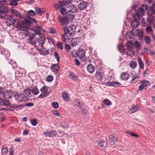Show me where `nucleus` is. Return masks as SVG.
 Masks as SVG:
<instances>
[{
  "instance_id": "79ce46f5",
  "label": "nucleus",
  "mask_w": 155,
  "mask_h": 155,
  "mask_svg": "<svg viewBox=\"0 0 155 155\" xmlns=\"http://www.w3.org/2000/svg\"><path fill=\"white\" fill-rule=\"evenodd\" d=\"M144 40L146 44H149L151 42V39L149 36H145L144 37Z\"/></svg>"
},
{
  "instance_id": "72a5a7b5",
  "label": "nucleus",
  "mask_w": 155,
  "mask_h": 155,
  "mask_svg": "<svg viewBox=\"0 0 155 155\" xmlns=\"http://www.w3.org/2000/svg\"><path fill=\"white\" fill-rule=\"evenodd\" d=\"M27 32L28 33V34L30 36V38H33L36 35L34 29L30 30L29 31H28Z\"/></svg>"
},
{
  "instance_id": "13d9d810",
  "label": "nucleus",
  "mask_w": 155,
  "mask_h": 155,
  "mask_svg": "<svg viewBox=\"0 0 155 155\" xmlns=\"http://www.w3.org/2000/svg\"><path fill=\"white\" fill-rule=\"evenodd\" d=\"M65 49L67 52H68V51H69L71 49V47L70 45L68 44H66L65 45Z\"/></svg>"
},
{
  "instance_id": "f704fd0d",
  "label": "nucleus",
  "mask_w": 155,
  "mask_h": 155,
  "mask_svg": "<svg viewBox=\"0 0 155 155\" xmlns=\"http://www.w3.org/2000/svg\"><path fill=\"white\" fill-rule=\"evenodd\" d=\"M147 20L149 23H151L154 21V17L151 15H149L147 18Z\"/></svg>"
},
{
  "instance_id": "423d86ee",
  "label": "nucleus",
  "mask_w": 155,
  "mask_h": 155,
  "mask_svg": "<svg viewBox=\"0 0 155 155\" xmlns=\"http://www.w3.org/2000/svg\"><path fill=\"white\" fill-rule=\"evenodd\" d=\"M15 16L14 15L10 16L6 18V22L9 26L11 25H15L17 26V22H16ZM18 29V28H17Z\"/></svg>"
},
{
  "instance_id": "09e8293b",
  "label": "nucleus",
  "mask_w": 155,
  "mask_h": 155,
  "mask_svg": "<svg viewBox=\"0 0 155 155\" xmlns=\"http://www.w3.org/2000/svg\"><path fill=\"white\" fill-rule=\"evenodd\" d=\"M50 137H54L57 135V133L54 130H50Z\"/></svg>"
},
{
  "instance_id": "cd10ccee",
  "label": "nucleus",
  "mask_w": 155,
  "mask_h": 155,
  "mask_svg": "<svg viewBox=\"0 0 155 155\" xmlns=\"http://www.w3.org/2000/svg\"><path fill=\"white\" fill-rule=\"evenodd\" d=\"M124 53L128 56L132 57L134 55V52L129 49H127L125 50L124 51Z\"/></svg>"
},
{
  "instance_id": "f3484780",
  "label": "nucleus",
  "mask_w": 155,
  "mask_h": 155,
  "mask_svg": "<svg viewBox=\"0 0 155 155\" xmlns=\"http://www.w3.org/2000/svg\"><path fill=\"white\" fill-rule=\"evenodd\" d=\"M87 7V3L84 1L81 2L78 5V8L81 11L84 10Z\"/></svg>"
},
{
  "instance_id": "a19ab883",
  "label": "nucleus",
  "mask_w": 155,
  "mask_h": 155,
  "mask_svg": "<svg viewBox=\"0 0 155 155\" xmlns=\"http://www.w3.org/2000/svg\"><path fill=\"white\" fill-rule=\"evenodd\" d=\"M28 43L31 45H34L36 44V41L33 39V38H29Z\"/></svg>"
},
{
  "instance_id": "4c0bfd02",
  "label": "nucleus",
  "mask_w": 155,
  "mask_h": 155,
  "mask_svg": "<svg viewBox=\"0 0 155 155\" xmlns=\"http://www.w3.org/2000/svg\"><path fill=\"white\" fill-rule=\"evenodd\" d=\"M129 66L132 69H134L137 66L136 61H131L130 62Z\"/></svg>"
},
{
  "instance_id": "864d4df0",
  "label": "nucleus",
  "mask_w": 155,
  "mask_h": 155,
  "mask_svg": "<svg viewBox=\"0 0 155 155\" xmlns=\"http://www.w3.org/2000/svg\"><path fill=\"white\" fill-rule=\"evenodd\" d=\"M52 106L53 107L57 109L58 107L59 104L57 102H54L52 103Z\"/></svg>"
},
{
  "instance_id": "ea45409f",
  "label": "nucleus",
  "mask_w": 155,
  "mask_h": 155,
  "mask_svg": "<svg viewBox=\"0 0 155 155\" xmlns=\"http://www.w3.org/2000/svg\"><path fill=\"white\" fill-rule=\"evenodd\" d=\"M138 62L139 65V67L140 68L143 69L144 68V65L143 62H142L140 58L138 57Z\"/></svg>"
},
{
  "instance_id": "de8ad7c7",
  "label": "nucleus",
  "mask_w": 155,
  "mask_h": 155,
  "mask_svg": "<svg viewBox=\"0 0 155 155\" xmlns=\"http://www.w3.org/2000/svg\"><path fill=\"white\" fill-rule=\"evenodd\" d=\"M71 0H63L61 1L62 3L64 4V6L65 5H68L70 3Z\"/></svg>"
},
{
  "instance_id": "1a4fd4ad",
  "label": "nucleus",
  "mask_w": 155,
  "mask_h": 155,
  "mask_svg": "<svg viewBox=\"0 0 155 155\" xmlns=\"http://www.w3.org/2000/svg\"><path fill=\"white\" fill-rule=\"evenodd\" d=\"M46 40V38L43 35L40 36L38 39L37 43L38 45L43 49H44L43 46L45 43Z\"/></svg>"
},
{
  "instance_id": "8fccbe9b",
  "label": "nucleus",
  "mask_w": 155,
  "mask_h": 155,
  "mask_svg": "<svg viewBox=\"0 0 155 155\" xmlns=\"http://www.w3.org/2000/svg\"><path fill=\"white\" fill-rule=\"evenodd\" d=\"M39 51L41 54L45 55L49 54L48 51V50H42L41 49H39Z\"/></svg>"
},
{
  "instance_id": "0e129e2a",
  "label": "nucleus",
  "mask_w": 155,
  "mask_h": 155,
  "mask_svg": "<svg viewBox=\"0 0 155 155\" xmlns=\"http://www.w3.org/2000/svg\"><path fill=\"white\" fill-rule=\"evenodd\" d=\"M54 55L56 58L57 59V61L58 62H59L60 61V59L59 56V55L58 53L56 52H54Z\"/></svg>"
},
{
  "instance_id": "c85d7f7f",
  "label": "nucleus",
  "mask_w": 155,
  "mask_h": 155,
  "mask_svg": "<svg viewBox=\"0 0 155 155\" xmlns=\"http://www.w3.org/2000/svg\"><path fill=\"white\" fill-rule=\"evenodd\" d=\"M146 24V26H146L145 30L146 33L147 34H152L153 32L152 28L149 26L147 25V24Z\"/></svg>"
},
{
  "instance_id": "f257e3e1",
  "label": "nucleus",
  "mask_w": 155,
  "mask_h": 155,
  "mask_svg": "<svg viewBox=\"0 0 155 155\" xmlns=\"http://www.w3.org/2000/svg\"><path fill=\"white\" fill-rule=\"evenodd\" d=\"M29 15L28 19L23 18L24 19L22 21V22L18 20L17 24V27L18 29L22 31L27 32L28 31L31 25L33 23H37V21L35 19L31 18L30 16H34L36 15L35 12L33 10H29L28 11Z\"/></svg>"
},
{
  "instance_id": "7c9ffc66",
  "label": "nucleus",
  "mask_w": 155,
  "mask_h": 155,
  "mask_svg": "<svg viewBox=\"0 0 155 155\" xmlns=\"http://www.w3.org/2000/svg\"><path fill=\"white\" fill-rule=\"evenodd\" d=\"M64 6V4L61 1H59L58 3L54 4V7L55 8L58 10Z\"/></svg>"
},
{
  "instance_id": "a211bd4d",
  "label": "nucleus",
  "mask_w": 155,
  "mask_h": 155,
  "mask_svg": "<svg viewBox=\"0 0 155 155\" xmlns=\"http://www.w3.org/2000/svg\"><path fill=\"white\" fill-rule=\"evenodd\" d=\"M139 110V108L137 106L133 105L129 109L128 113L131 114L138 111Z\"/></svg>"
},
{
  "instance_id": "2f4dec72",
  "label": "nucleus",
  "mask_w": 155,
  "mask_h": 155,
  "mask_svg": "<svg viewBox=\"0 0 155 155\" xmlns=\"http://www.w3.org/2000/svg\"><path fill=\"white\" fill-rule=\"evenodd\" d=\"M62 97L63 99L66 102L68 101H70V99L69 95L66 92H64L62 95Z\"/></svg>"
},
{
  "instance_id": "4be33fe9",
  "label": "nucleus",
  "mask_w": 155,
  "mask_h": 155,
  "mask_svg": "<svg viewBox=\"0 0 155 155\" xmlns=\"http://www.w3.org/2000/svg\"><path fill=\"white\" fill-rule=\"evenodd\" d=\"M106 84L108 86L117 87L121 85V84L117 81H109L106 83Z\"/></svg>"
},
{
  "instance_id": "bb28decb",
  "label": "nucleus",
  "mask_w": 155,
  "mask_h": 155,
  "mask_svg": "<svg viewBox=\"0 0 155 155\" xmlns=\"http://www.w3.org/2000/svg\"><path fill=\"white\" fill-rule=\"evenodd\" d=\"M129 77V74L126 72H123L120 75V78L123 80H127Z\"/></svg>"
},
{
  "instance_id": "338daca9",
  "label": "nucleus",
  "mask_w": 155,
  "mask_h": 155,
  "mask_svg": "<svg viewBox=\"0 0 155 155\" xmlns=\"http://www.w3.org/2000/svg\"><path fill=\"white\" fill-rule=\"evenodd\" d=\"M53 114L58 117H61V116L62 115L61 114L58 113L57 111H53Z\"/></svg>"
},
{
  "instance_id": "f03ea898",
  "label": "nucleus",
  "mask_w": 155,
  "mask_h": 155,
  "mask_svg": "<svg viewBox=\"0 0 155 155\" xmlns=\"http://www.w3.org/2000/svg\"><path fill=\"white\" fill-rule=\"evenodd\" d=\"M76 29L75 26L73 25H70L68 26H65L63 28L64 35L63 36V38L64 41H65L67 40V35H70L74 34L75 32Z\"/></svg>"
},
{
  "instance_id": "39448f33",
  "label": "nucleus",
  "mask_w": 155,
  "mask_h": 155,
  "mask_svg": "<svg viewBox=\"0 0 155 155\" xmlns=\"http://www.w3.org/2000/svg\"><path fill=\"white\" fill-rule=\"evenodd\" d=\"M48 89L47 86H44L40 89V91L41 93L38 96V97L42 98L47 97L49 94V92L48 91Z\"/></svg>"
},
{
  "instance_id": "ddd939ff",
  "label": "nucleus",
  "mask_w": 155,
  "mask_h": 155,
  "mask_svg": "<svg viewBox=\"0 0 155 155\" xmlns=\"http://www.w3.org/2000/svg\"><path fill=\"white\" fill-rule=\"evenodd\" d=\"M85 52L83 49L79 48L77 51V57L80 59L84 58L85 56Z\"/></svg>"
},
{
  "instance_id": "a18cd8bd",
  "label": "nucleus",
  "mask_w": 155,
  "mask_h": 155,
  "mask_svg": "<svg viewBox=\"0 0 155 155\" xmlns=\"http://www.w3.org/2000/svg\"><path fill=\"white\" fill-rule=\"evenodd\" d=\"M138 30L133 29L130 31L131 34L133 36H137V34L138 32Z\"/></svg>"
},
{
  "instance_id": "603ef678",
  "label": "nucleus",
  "mask_w": 155,
  "mask_h": 155,
  "mask_svg": "<svg viewBox=\"0 0 155 155\" xmlns=\"http://www.w3.org/2000/svg\"><path fill=\"white\" fill-rule=\"evenodd\" d=\"M46 80L49 82L52 81L53 80V77L51 75H48L46 78Z\"/></svg>"
},
{
  "instance_id": "a878e982",
  "label": "nucleus",
  "mask_w": 155,
  "mask_h": 155,
  "mask_svg": "<svg viewBox=\"0 0 155 155\" xmlns=\"http://www.w3.org/2000/svg\"><path fill=\"white\" fill-rule=\"evenodd\" d=\"M87 71L90 73H92L95 70L94 66L92 64H89L87 67Z\"/></svg>"
},
{
  "instance_id": "69168bd1",
  "label": "nucleus",
  "mask_w": 155,
  "mask_h": 155,
  "mask_svg": "<svg viewBox=\"0 0 155 155\" xmlns=\"http://www.w3.org/2000/svg\"><path fill=\"white\" fill-rule=\"evenodd\" d=\"M15 16H16L19 17L20 18L21 20V21H23L22 19V17L21 15V14L19 12H17L15 14ZM21 22L22 21H21Z\"/></svg>"
},
{
  "instance_id": "6e6d98bb",
  "label": "nucleus",
  "mask_w": 155,
  "mask_h": 155,
  "mask_svg": "<svg viewBox=\"0 0 155 155\" xmlns=\"http://www.w3.org/2000/svg\"><path fill=\"white\" fill-rule=\"evenodd\" d=\"M143 36V32L141 30H138V32L137 34V36L142 37Z\"/></svg>"
},
{
  "instance_id": "58836bf2",
  "label": "nucleus",
  "mask_w": 155,
  "mask_h": 155,
  "mask_svg": "<svg viewBox=\"0 0 155 155\" xmlns=\"http://www.w3.org/2000/svg\"><path fill=\"white\" fill-rule=\"evenodd\" d=\"M8 152V150L6 147H3L1 153L2 155L6 154Z\"/></svg>"
},
{
  "instance_id": "5fc2aeb1",
  "label": "nucleus",
  "mask_w": 155,
  "mask_h": 155,
  "mask_svg": "<svg viewBox=\"0 0 155 155\" xmlns=\"http://www.w3.org/2000/svg\"><path fill=\"white\" fill-rule=\"evenodd\" d=\"M57 46L60 50H62L63 49V45L62 43L61 42H58L57 44Z\"/></svg>"
},
{
  "instance_id": "c756f323",
  "label": "nucleus",
  "mask_w": 155,
  "mask_h": 155,
  "mask_svg": "<svg viewBox=\"0 0 155 155\" xmlns=\"http://www.w3.org/2000/svg\"><path fill=\"white\" fill-rule=\"evenodd\" d=\"M8 12V8L5 6H0V13L6 14Z\"/></svg>"
},
{
  "instance_id": "4d7b16f0",
  "label": "nucleus",
  "mask_w": 155,
  "mask_h": 155,
  "mask_svg": "<svg viewBox=\"0 0 155 155\" xmlns=\"http://www.w3.org/2000/svg\"><path fill=\"white\" fill-rule=\"evenodd\" d=\"M60 126L63 129H65L68 128L69 127V126L68 124L65 123H63L60 125Z\"/></svg>"
},
{
  "instance_id": "774afa93",
  "label": "nucleus",
  "mask_w": 155,
  "mask_h": 155,
  "mask_svg": "<svg viewBox=\"0 0 155 155\" xmlns=\"http://www.w3.org/2000/svg\"><path fill=\"white\" fill-rule=\"evenodd\" d=\"M151 12L152 14H155V5H153L151 8Z\"/></svg>"
},
{
  "instance_id": "e2e57ef3",
  "label": "nucleus",
  "mask_w": 155,
  "mask_h": 155,
  "mask_svg": "<svg viewBox=\"0 0 155 155\" xmlns=\"http://www.w3.org/2000/svg\"><path fill=\"white\" fill-rule=\"evenodd\" d=\"M5 91V88L4 87H0V94H2V96H3Z\"/></svg>"
},
{
  "instance_id": "6e6552de",
  "label": "nucleus",
  "mask_w": 155,
  "mask_h": 155,
  "mask_svg": "<svg viewBox=\"0 0 155 155\" xmlns=\"http://www.w3.org/2000/svg\"><path fill=\"white\" fill-rule=\"evenodd\" d=\"M138 17L137 16H134V20L131 23V25L132 28H137L138 26L139 23L141 22V21H140L139 19L137 18Z\"/></svg>"
},
{
  "instance_id": "aec40b11",
  "label": "nucleus",
  "mask_w": 155,
  "mask_h": 155,
  "mask_svg": "<svg viewBox=\"0 0 155 155\" xmlns=\"http://www.w3.org/2000/svg\"><path fill=\"white\" fill-rule=\"evenodd\" d=\"M25 72L24 69H20L19 70L16 71L15 73V77L16 78H18L21 77L23 75V74H24Z\"/></svg>"
},
{
  "instance_id": "9b49d317",
  "label": "nucleus",
  "mask_w": 155,
  "mask_h": 155,
  "mask_svg": "<svg viewBox=\"0 0 155 155\" xmlns=\"http://www.w3.org/2000/svg\"><path fill=\"white\" fill-rule=\"evenodd\" d=\"M0 52L1 54L4 55L7 59H8L10 56V53L7 50L5 49L2 47H0Z\"/></svg>"
},
{
  "instance_id": "680f3d73",
  "label": "nucleus",
  "mask_w": 155,
  "mask_h": 155,
  "mask_svg": "<svg viewBox=\"0 0 155 155\" xmlns=\"http://www.w3.org/2000/svg\"><path fill=\"white\" fill-rule=\"evenodd\" d=\"M60 13L63 14L64 15L65 14H66V9L64 8H61L60 10Z\"/></svg>"
},
{
  "instance_id": "393cba45",
  "label": "nucleus",
  "mask_w": 155,
  "mask_h": 155,
  "mask_svg": "<svg viewBox=\"0 0 155 155\" xmlns=\"http://www.w3.org/2000/svg\"><path fill=\"white\" fill-rule=\"evenodd\" d=\"M103 76V74L99 72H97L95 75V77L98 81L102 80Z\"/></svg>"
},
{
  "instance_id": "412c9836",
  "label": "nucleus",
  "mask_w": 155,
  "mask_h": 155,
  "mask_svg": "<svg viewBox=\"0 0 155 155\" xmlns=\"http://www.w3.org/2000/svg\"><path fill=\"white\" fill-rule=\"evenodd\" d=\"M0 104L2 106H7L11 104V102L9 101L0 98Z\"/></svg>"
},
{
  "instance_id": "9d476101",
  "label": "nucleus",
  "mask_w": 155,
  "mask_h": 155,
  "mask_svg": "<svg viewBox=\"0 0 155 155\" xmlns=\"http://www.w3.org/2000/svg\"><path fill=\"white\" fill-rule=\"evenodd\" d=\"M58 21L63 25H66L69 24V21L67 19L65 16L62 17L59 16L58 17Z\"/></svg>"
},
{
  "instance_id": "49530a36",
  "label": "nucleus",
  "mask_w": 155,
  "mask_h": 155,
  "mask_svg": "<svg viewBox=\"0 0 155 155\" xmlns=\"http://www.w3.org/2000/svg\"><path fill=\"white\" fill-rule=\"evenodd\" d=\"M133 44V41H129L126 43V45L127 48H130L132 47Z\"/></svg>"
},
{
  "instance_id": "473e14b6",
  "label": "nucleus",
  "mask_w": 155,
  "mask_h": 155,
  "mask_svg": "<svg viewBox=\"0 0 155 155\" xmlns=\"http://www.w3.org/2000/svg\"><path fill=\"white\" fill-rule=\"evenodd\" d=\"M75 5H72L71 6L68 7V8H69L70 12H73V13L74 12H76L78 11L77 9L75 6Z\"/></svg>"
},
{
  "instance_id": "c9c22d12",
  "label": "nucleus",
  "mask_w": 155,
  "mask_h": 155,
  "mask_svg": "<svg viewBox=\"0 0 155 155\" xmlns=\"http://www.w3.org/2000/svg\"><path fill=\"white\" fill-rule=\"evenodd\" d=\"M70 78L72 80L76 81L78 79L77 76L72 72H70L69 74Z\"/></svg>"
},
{
  "instance_id": "e433bc0d",
  "label": "nucleus",
  "mask_w": 155,
  "mask_h": 155,
  "mask_svg": "<svg viewBox=\"0 0 155 155\" xmlns=\"http://www.w3.org/2000/svg\"><path fill=\"white\" fill-rule=\"evenodd\" d=\"M31 91L33 94L35 95L38 94L39 93V91L38 88L36 87H33Z\"/></svg>"
},
{
  "instance_id": "2eb2a0df",
  "label": "nucleus",
  "mask_w": 155,
  "mask_h": 155,
  "mask_svg": "<svg viewBox=\"0 0 155 155\" xmlns=\"http://www.w3.org/2000/svg\"><path fill=\"white\" fill-rule=\"evenodd\" d=\"M12 90H8L5 91L3 97L5 98L9 99L12 97Z\"/></svg>"
},
{
  "instance_id": "20e7f679",
  "label": "nucleus",
  "mask_w": 155,
  "mask_h": 155,
  "mask_svg": "<svg viewBox=\"0 0 155 155\" xmlns=\"http://www.w3.org/2000/svg\"><path fill=\"white\" fill-rule=\"evenodd\" d=\"M15 97L17 102L18 103H20L23 102H26L28 101L27 99V97L23 93L15 94Z\"/></svg>"
},
{
  "instance_id": "3c124183",
  "label": "nucleus",
  "mask_w": 155,
  "mask_h": 155,
  "mask_svg": "<svg viewBox=\"0 0 155 155\" xmlns=\"http://www.w3.org/2000/svg\"><path fill=\"white\" fill-rule=\"evenodd\" d=\"M10 4L12 6H16L18 5V3L16 0H11Z\"/></svg>"
},
{
  "instance_id": "7ed1b4c3",
  "label": "nucleus",
  "mask_w": 155,
  "mask_h": 155,
  "mask_svg": "<svg viewBox=\"0 0 155 155\" xmlns=\"http://www.w3.org/2000/svg\"><path fill=\"white\" fill-rule=\"evenodd\" d=\"M145 11L142 8H140L137 12V13L134 14V16H137L138 17H137L138 19H139L140 21H141V22L143 24V26H146L147 24L146 23L144 22V19L142 17V16L144 15Z\"/></svg>"
},
{
  "instance_id": "bf43d9fd",
  "label": "nucleus",
  "mask_w": 155,
  "mask_h": 155,
  "mask_svg": "<svg viewBox=\"0 0 155 155\" xmlns=\"http://www.w3.org/2000/svg\"><path fill=\"white\" fill-rule=\"evenodd\" d=\"M71 52L73 57L75 58L77 57V52H76L75 50H72Z\"/></svg>"
},
{
  "instance_id": "4468645a",
  "label": "nucleus",
  "mask_w": 155,
  "mask_h": 155,
  "mask_svg": "<svg viewBox=\"0 0 155 155\" xmlns=\"http://www.w3.org/2000/svg\"><path fill=\"white\" fill-rule=\"evenodd\" d=\"M107 146V145L106 141H101L97 145V148L101 150H102L104 149Z\"/></svg>"
},
{
  "instance_id": "b1692460",
  "label": "nucleus",
  "mask_w": 155,
  "mask_h": 155,
  "mask_svg": "<svg viewBox=\"0 0 155 155\" xmlns=\"http://www.w3.org/2000/svg\"><path fill=\"white\" fill-rule=\"evenodd\" d=\"M109 139L111 145L114 144L117 141V137L113 135L109 136Z\"/></svg>"
},
{
  "instance_id": "052dcab7",
  "label": "nucleus",
  "mask_w": 155,
  "mask_h": 155,
  "mask_svg": "<svg viewBox=\"0 0 155 155\" xmlns=\"http://www.w3.org/2000/svg\"><path fill=\"white\" fill-rule=\"evenodd\" d=\"M31 124L33 126H36L37 124V121L36 119H33L31 121Z\"/></svg>"
},
{
  "instance_id": "dca6fc26",
  "label": "nucleus",
  "mask_w": 155,
  "mask_h": 155,
  "mask_svg": "<svg viewBox=\"0 0 155 155\" xmlns=\"http://www.w3.org/2000/svg\"><path fill=\"white\" fill-rule=\"evenodd\" d=\"M65 17L69 21H71L74 17V13L68 11L66 13Z\"/></svg>"
},
{
  "instance_id": "0eeeda50",
  "label": "nucleus",
  "mask_w": 155,
  "mask_h": 155,
  "mask_svg": "<svg viewBox=\"0 0 155 155\" xmlns=\"http://www.w3.org/2000/svg\"><path fill=\"white\" fill-rule=\"evenodd\" d=\"M149 81H142L140 83V84L139 87V90L140 91H142L144 89L146 90L149 85Z\"/></svg>"
},
{
  "instance_id": "f8f14e48",
  "label": "nucleus",
  "mask_w": 155,
  "mask_h": 155,
  "mask_svg": "<svg viewBox=\"0 0 155 155\" xmlns=\"http://www.w3.org/2000/svg\"><path fill=\"white\" fill-rule=\"evenodd\" d=\"M81 41L80 38L75 37L72 38L71 42L72 46H75L77 45Z\"/></svg>"
},
{
  "instance_id": "c03bdc74",
  "label": "nucleus",
  "mask_w": 155,
  "mask_h": 155,
  "mask_svg": "<svg viewBox=\"0 0 155 155\" xmlns=\"http://www.w3.org/2000/svg\"><path fill=\"white\" fill-rule=\"evenodd\" d=\"M103 102L105 105L109 106L112 104L111 102L107 99H106L103 101Z\"/></svg>"
},
{
  "instance_id": "5701e85b",
  "label": "nucleus",
  "mask_w": 155,
  "mask_h": 155,
  "mask_svg": "<svg viewBox=\"0 0 155 155\" xmlns=\"http://www.w3.org/2000/svg\"><path fill=\"white\" fill-rule=\"evenodd\" d=\"M51 65L52 66L51 68V70L55 74L58 73L59 69L58 64H52Z\"/></svg>"
},
{
  "instance_id": "6ab92c4d",
  "label": "nucleus",
  "mask_w": 155,
  "mask_h": 155,
  "mask_svg": "<svg viewBox=\"0 0 155 155\" xmlns=\"http://www.w3.org/2000/svg\"><path fill=\"white\" fill-rule=\"evenodd\" d=\"M31 90L30 89L28 88L24 90L23 92V94L27 97V99L29 100V98L31 97Z\"/></svg>"
},
{
  "instance_id": "37998d69",
  "label": "nucleus",
  "mask_w": 155,
  "mask_h": 155,
  "mask_svg": "<svg viewBox=\"0 0 155 155\" xmlns=\"http://www.w3.org/2000/svg\"><path fill=\"white\" fill-rule=\"evenodd\" d=\"M35 9L36 12L38 14L41 15V14L44 12L41 10V9L38 7H35Z\"/></svg>"
}]
</instances>
